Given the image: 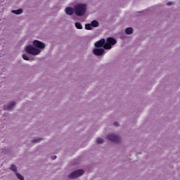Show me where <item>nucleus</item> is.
<instances>
[{"label": "nucleus", "instance_id": "obj_1", "mask_svg": "<svg viewBox=\"0 0 180 180\" xmlns=\"http://www.w3.org/2000/svg\"><path fill=\"white\" fill-rule=\"evenodd\" d=\"M46 49V44L37 39L32 41V45H26L24 51L31 56H39V54Z\"/></svg>", "mask_w": 180, "mask_h": 180}, {"label": "nucleus", "instance_id": "obj_2", "mask_svg": "<svg viewBox=\"0 0 180 180\" xmlns=\"http://www.w3.org/2000/svg\"><path fill=\"white\" fill-rule=\"evenodd\" d=\"M70 5L75 8V15L76 16L81 17L86 15V12H88V4L79 2V0H75Z\"/></svg>", "mask_w": 180, "mask_h": 180}, {"label": "nucleus", "instance_id": "obj_3", "mask_svg": "<svg viewBox=\"0 0 180 180\" xmlns=\"http://www.w3.org/2000/svg\"><path fill=\"white\" fill-rule=\"evenodd\" d=\"M85 174V170L83 169H78L73 171L68 175V178L70 179H76V178H79V176H82Z\"/></svg>", "mask_w": 180, "mask_h": 180}, {"label": "nucleus", "instance_id": "obj_4", "mask_svg": "<svg viewBox=\"0 0 180 180\" xmlns=\"http://www.w3.org/2000/svg\"><path fill=\"white\" fill-rule=\"evenodd\" d=\"M117 41L114 38L109 37L106 39L105 44H104L105 50H110L115 44H116Z\"/></svg>", "mask_w": 180, "mask_h": 180}, {"label": "nucleus", "instance_id": "obj_5", "mask_svg": "<svg viewBox=\"0 0 180 180\" xmlns=\"http://www.w3.org/2000/svg\"><path fill=\"white\" fill-rule=\"evenodd\" d=\"M107 139L110 141H113V143H122V136L115 134H109L107 135Z\"/></svg>", "mask_w": 180, "mask_h": 180}, {"label": "nucleus", "instance_id": "obj_6", "mask_svg": "<svg viewBox=\"0 0 180 180\" xmlns=\"http://www.w3.org/2000/svg\"><path fill=\"white\" fill-rule=\"evenodd\" d=\"M93 53L94 56H101L105 54V49L103 48H94L93 49Z\"/></svg>", "mask_w": 180, "mask_h": 180}, {"label": "nucleus", "instance_id": "obj_7", "mask_svg": "<svg viewBox=\"0 0 180 180\" xmlns=\"http://www.w3.org/2000/svg\"><path fill=\"white\" fill-rule=\"evenodd\" d=\"M65 13L69 16H72L75 13V7L68 6L65 8Z\"/></svg>", "mask_w": 180, "mask_h": 180}, {"label": "nucleus", "instance_id": "obj_8", "mask_svg": "<svg viewBox=\"0 0 180 180\" xmlns=\"http://www.w3.org/2000/svg\"><path fill=\"white\" fill-rule=\"evenodd\" d=\"M105 44V39H102L98 41H96L95 44H94V46L96 48H98V49H104L105 48H102L103 46L104 47Z\"/></svg>", "mask_w": 180, "mask_h": 180}, {"label": "nucleus", "instance_id": "obj_9", "mask_svg": "<svg viewBox=\"0 0 180 180\" xmlns=\"http://www.w3.org/2000/svg\"><path fill=\"white\" fill-rule=\"evenodd\" d=\"M16 102H11L6 105V107L4 108V110H9V109H12V108H14Z\"/></svg>", "mask_w": 180, "mask_h": 180}, {"label": "nucleus", "instance_id": "obj_10", "mask_svg": "<svg viewBox=\"0 0 180 180\" xmlns=\"http://www.w3.org/2000/svg\"><path fill=\"white\" fill-rule=\"evenodd\" d=\"M16 102H11L6 105V107L4 108V110H9V109H12V108H14Z\"/></svg>", "mask_w": 180, "mask_h": 180}, {"label": "nucleus", "instance_id": "obj_11", "mask_svg": "<svg viewBox=\"0 0 180 180\" xmlns=\"http://www.w3.org/2000/svg\"><path fill=\"white\" fill-rule=\"evenodd\" d=\"M11 13H15V15H22V13H23V9L12 10Z\"/></svg>", "mask_w": 180, "mask_h": 180}, {"label": "nucleus", "instance_id": "obj_12", "mask_svg": "<svg viewBox=\"0 0 180 180\" xmlns=\"http://www.w3.org/2000/svg\"><path fill=\"white\" fill-rule=\"evenodd\" d=\"M134 30L132 27H127L125 29V33L128 35L133 34Z\"/></svg>", "mask_w": 180, "mask_h": 180}, {"label": "nucleus", "instance_id": "obj_13", "mask_svg": "<svg viewBox=\"0 0 180 180\" xmlns=\"http://www.w3.org/2000/svg\"><path fill=\"white\" fill-rule=\"evenodd\" d=\"M92 27H99V22L96 20H94L91 22Z\"/></svg>", "mask_w": 180, "mask_h": 180}, {"label": "nucleus", "instance_id": "obj_14", "mask_svg": "<svg viewBox=\"0 0 180 180\" xmlns=\"http://www.w3.org/2000/svg\"><path fill=\"white\" fill-rule=\"evenodd\" d=\"M75 26L77 29H79V30H81L84 28V27L82 26V24L79 22H76L75 23Z\"/></svg>", "mask_w": 180, "mask_h": 180}, {"label": "nucleus", "instance_id": "obj_15", "mask_svg": "<svg viewBox=\"0 0 180 180\" xmlns=\"http://www.w3.org/2000/svg\"><path fill=\"white\" fill-rule=\"evenodd\" d=\"M10 169L11 171H13V172H15L16 174V172H18V167H16V165H11L10 167Z\"/></svg>", "mask_w": 180, "mask_h": 180}, {"label": "nucleus", "instance_id": "obj_16", "mask_svg": "<svg viewBox=\"0 0 180 180\" xmlns=\"http://www.w3.org/2000/svg\"><path fill=\"white\" fill-rule=\"evenodd\" d=\"M97 144H103L105 143V140L101 137H98L96 139Z\"/></svg>", "mask_w": 180, "mask_h": 180}, {"label": "nucleus", "instance_id": "obj_17", "mask_svg": "<svg viewBox=\"0 0 180 180\" xmlns=\"http://www.w3.org/2000/svg\"><path fill=\"white\" fill-rule=\"evenodd\" d=\"M42 140H43V138H40V137L34 138L32 139V143H40V141H42Z\"/></svg>", "mask_w": 180, "mask_h": 180}, {"label": "nucleus", "instance_id": "obj_18", "mask_svg": "<svg viewBox=\"0 0 180 180\" xmlns=\"http://www.w3.org/2000/svg\"><path fill=\"white\" fill-rule=\"evenodd\" d=\"M22 58L25 61H30V56L26 53L22 54Z\"/></svg>", "mask_w": 180, "mask_h": 180}, {"label": "nucleus", "instance_id": "obj_19", "mask_svg": "<svg viewBox=\"0 0 180 180\" xmlns=\"http://www.w3.org/2000/svg\"><path fill=\"white\" fill-rule=\"evenodd\" d=\"M85 29L86 30H92L94 27H92V25H91V23H88L85 25Z\"/></svg>", "mask_w": 180, "mask_h": 180}, {"label": "nucleus", "instance_id": "obj_20", "mask_svg": "<svg viewBox=\"0 0 180 180\" xmlns=\"http://www.w3.org/2000/svg\"><path fill=\"white\" fill-rule=\"evenodd\" d=\"M15 175H16L18 179H20V180H25V177H24L22 174H19V172H17L15 173Z\"/></svg>", "mask_w": 180, "mask_h": 180}, {"label": "nucleus", "instance_id": "obj_21", "mask_svg": "<svg viewBox=\"0 0 180 180\" xmlns=\"http://www.w3.org/2000/svg\"><path fill=\"white\" fill-rule=\"evenodd\" d=\"M172 5H174V2L172 1H169L167 3V6H172Z\"/></svg>", "mask_w": 180, "mask_h": 180}]
</instances>
